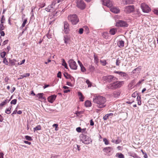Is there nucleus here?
Returning <instances> with one entry per match:
<instances>
[{
  "label": "nucleus",
  "mask_w": 158,
  "mask_h": 158,
  "mask_svg": "<svg viewBox=\"0 0 158 158\" xmlns=\"http://www.w3.org/2000/svg\"><path fill=\"white\" fill-rule=\"evenodd\" d=\"M141 7L143 11L144 12L148 13L151 10L150 8L144 3H142Z\"/></svg>",
  "instance_id": "nucleus-7"
},
{
  "label": "nucleus",
  "mask_w": 158,
  "mask_h": 158,
  "mask_svg": "<svg viewBox=\"0 0 158 158\" xmlns=\"http://www.w3.org/2000/svg\"><path fill=\"white\" fill-rule=\"evenodd\" d=\"M4 27L3 25V23H1L0 24V31L3 30L4 29Z\"/></svg>",
  "instance_id": "nucleus-42"
},
{
  "label": "nucleus",
  "mask_w": 158,
  "mask_h": 158,
  "mask_svg": "<svg viewBox=\"0 0 158 158\" xmlns=\"http://www.w3.org/2000/svg\"><path fill=\"white\" fill-rule=\"evenodd\" d=\"M78 95L80 96L79 99L80 100V101H81V102L83 101H84L83 99L84 98V97L83 95L80 92H78Z\"/></svg>",
  "instance_id": "nucleus-23"
},
{
  "label": "nucleus",
  "mask_w": 158,
  "mask_h": 158,
  "mask_svg": "<svg viewBox=\"0 0 158 158\" xmlns=\"http://www.w3.org/2000/svg\"><path fill=\"white\" fill-rule=\"evenodd\" d=\"M68 63L70 68L72 69L76 70L77 68V65L76 62L73 60L70 59L68 61Z\"/></svg>",
  "instance_id": "nucleus-5"
},
{
  "label": "nucleus",
  "mask_w": 158,
  "mask_h": 158,
  "mask_svg": "<svg viewBox=\"0 0 158 158\" xmlns=\"http://www.w3.org/2000/svg\"><path fill=\"white\" fill-rule=\"evenodd\" d=\"M116 27H127L128 24L127 23L123 20H119L115 24Z\"/></svg>",
  "instance_id": "nucleus-8"
},
{
  "label": "nucleus",
  "mask_w": 158,
  "mask_h": 158,
  "mask_svg": "<svg viewBox=\"0 0 158 158\" xmlns=\"http://www.w3.org/2000/svg\"><path fill=\"white\" fill-rule=\"evenodd\" d=\"M45 5V3L44 2L40 3V4L39 5V6L40 8H42L44 7V6Z\"/></svg>",
  "instance_id": "nucleus-49"
},
{
  "label": "nucleus",
  "mask_w": 158,
  "mask_h": 158,
  "mask_svg": "<svg viewBox=\"0 0 158 158\" xmlns=\"http://www.w3.org/2000/svg\"><path fill=\"white\" fill-rule=\"evenodd\" d=\"M45 10L46 11H47L48 12H51V11H50V10L49 9V8H48V7H46L45 9Z\"/></svg>",
  "instance_id": "nucleus-64"
},
{
  "label": "nucleus",
  "mask_w": 158,
  "mask_h": 158,
  "mask_svg": "<svg viewBox=\"0 0 158 158\" xmlns=\"http://www.w3.org/2000/svg\"><path fill=\"white\" fill-rule=\"evenodd\" d=\"M120 93L119 91H114L113 94V96L114 98L118 97L120 95Z\"/></svg>",
  "instance_id": "nucleus-22"
},
{
  "label": "nucleus",
  "mask_w": 158,
  "mask_h": 158,
  "mask_svg": "<svg viewBox=\"0 0 158 158\" xmlns=\"http://www.w3.org/2000/svg\"><path fill=\"white\" fill-rule=\"evenodd\" d=\"M113 149V148L111 147H106L103 148V151L104 152L108 154V155H110L111 154V152Z\"/></svg>",
  "instance_id": "nucleus-13"
},
{
  "label": "nucleus",
  "mask_w": 158,
  "mask_h": 158,
  "mask_svg": "<svg viewBox=\"0 0 158 158\" xmlns=\"http://www.w3.org/2000/svg\"><path fill=\"white\" fill-rule=\"evenodd\" d=\"M89 70H90V71L93 72L94 70L95 69V68L94 67V66L91 65V66H89Z\"/></svg>",
  "instance_id": "nucleus-45"
},
{
  "label": "nucleus",
  "mask_w": 158,
  "mask_h": 158,
  "mask_svg": "<svg viewBox=\"0 0 158 158\" xmlns=\"http://www.w3.org/2000/svg\"><path fill=\"white\" fill-rule=\"evenodd\" d=\"M141 70V69L140 67H138L137 68L133 70L132 72L133 73H139Z\"/></svg>",
  "instance_id": "nucleus-19"
},
{
  "label": "nucleus",
  "mask_w": 158,
  "mask_h": 158,
  "mask_svg": "<svg viewBox=\"0 0 158 158\" xmlns=\"http://www.w3.org/2000/svg\"><path fill=\"white\" fill-rule=\"evenodd\" d=\"M90 125L91 126H93L94 124V123L93 120V119H91L90 122Z\"/></svg>",
  "instance_id": "nucleus-60"
},
{
  "label": "nucleus",
  "mask_w": 158,
  "mask_h": 158,
  "mask_svg": "<svg viewBox=\"0 0 158 158\" xmlns=\"http://www.w3.org/2000/svg\"><path fill=\"white\" fill-rule=\"evenodd\" d=\"M118 46L120 48H122L124 46V42L122 40H119L118 43Z\"/></svg>",
  "instance_id": "nucleus-20"
},
{
  "label": "nucleus",
  "mask_w": 158,
  "mask_h": 158,
  "mask_svg": "<svg viewBox=\"0 0 158 158\" xmlns=\"http://www.w3.org/2000/svg\"><path fill=\"white\" fill-rule=\"evenodd\" d=\"M66 75L68 77V79H69V81H71L73 83H74L75 81V79L72 76L70 75L68 73H67Z\"/></svg>",
  "instance_id": "nucleus-18"
},
{
  "label": "nucleus",
  "mask_w": 158,
  "mask_h": 158,
  "mask_svg": "<svg viewBox=\"0 0 158 158\" xmlns=\"http://www.w3.org/2000/svg\"><path fill=\"white\" fill-rule=\"evenodd\" d=\"M56 95H53L49 96L48 98V102L51 103H52L55 100Z\"/></svg>",
  "instance_id": "nucleus-15"
},
{
  "label": "nucleus",
  "mask_w": 158,
  "mask_h": 158,
  "mask_svg": "<svg viewBox=\"0 0 158 158\" xmlns=\"http://www.w3.org/2000/svg\"><path fill=\"white\" fill-rule=\"evenodd\" d=\"M76 130L78 132H81L82 131L80 127H78L77 128Z\"/></svg>",
  "instance_id": "nucleus-52"
},
{
  "label": "nucleus",
  "mask_w": 158,
  "mask_h": 158,
  "mask_svg": "<svg viewBox=\"0 0 158 158\" xmlns=\"http://www.w3.org/2000/svg\"><path fill=\"white\" fill-rule=\"evenodd\" d=\"M25 138L26 140H28L29 141H31L32 140L31 137L28 135L25 136Z\"/></svg>",
  "instance_id": "nucleus-43"
},
{
  "label": "nucleus",
  "mask_w": 158,
  "mask_h": 158,
  "mask_svg": "<svg viewBox=\"0 0 158 158\" xmlns=\"http://www.w3.org/2000/svg\"><path fill=\"white\" fill-rule=\"evenodd\" d=\"M120 63V61L119 60H118V59H117L116 60V65L117 66H119V64Z\"/></svg>",
  "instance_id": "nucleus-53"
},
{
  "label": "nucleus",
  "mask_w": 158,
  "mask_h": 158,
  "mask_svg": "<svg viewBox=\"0 0 158 158\" xmlns=\"http://www.w3.org/2000/svg\"><path fill=\"white\" fill-rule=\"evenodd\" d=\"M120 75L121 76L124 77L125 79L127 78L128 77L127 74H126V73H125L123 72H122V73Z\"/></svg>",
  "instance_id": "nucleus-34"
},
{
  "label": "nucleus",
  "mask_w": 158,
  "mask_h": 158,
  "mask_svg": "<svg viewBox=\"0 0 158 158\" xmlns=\"http://www.w3.org/2000/svg\"><path fill=\"white\" fill-rule=\"evenodd\" d=\"M102 80L106 83L113 82L107 85L108 89H115L121 87L124 84L122 81H117L118 78L113 75H108L102 77Z\"/></svg>",
  "instance_id": "nucleus-1"
},
{
  "label": "nucleus",
  "mask_w": 158,
  "mask_h": 158,
  "mask_svg": "<svg viewBox=\"0 0 158 158\" xmlns=\"http://www.w3.org/2000/svg\"><path fill=\"white\" fill-rule=\"evenodd\" d=\"M44 95V94L43 93H39L37 95V96L39 97V99H44L43 97V96Z\"/></svg>",
  "instance_id": "nucleus-33"
},
{
  "label": "nucleus",
  "mask_w": 158,
  "mask_h": 158,
  "mask_svg": "<svg viewBox=\"0 0 158 158\" xmlns=\"http://www.w3.org/2000/svg\"><path fill=\"white\" fill-rule=\"evenodd\" d=\"M3 62L6 65L8 64V62L6 58H4L3 59Z\"/></svg>",
  "instance_id": "nucleus-47"
},
{
  "label": "nucleus",
  "mask_w": 158,
  "mask_h": 158,
  "mask_svg": "<svg viewBox=\"0 0 158 158\" xmlns=\"http://www.w3.org/2000/svg\"><path fill=\"white\" fill-rule=\"evenodd\" d=\"M134 2V0H126V4H133Z\"/></svg>",
  "instance_id": "nucleus-32"
},
{
  "label": "nucleus",
  "mask_w": 158,
  "mask_h": 158,
  "mask_svg": "<svg viewBox=\"0 0 158 158\" xmlns=\"http://www.w3.org/2000/svg\"><path fill=\"white\" fill-rule=\"evenodd\" d=\"M17 99H14L11 101L10 102V104H14L15 105L16 103L17 102Z\"/></svg>",
  "instance_id": "nucleus-44"
},
{
  "label": "nucleus",
  "mask_w": 158,
  "mask_h": 158,
  "mask_svg": "<svg viewBox=\"0 0 158 158\" xmlns=\"http://www.w3.org/2000/svg\"><path fill=\"white\" fill-rule=\"evenodd\" d=\"M102 36L105 39H107L108 37V33L107 32H104L103 33Z\"/></svg>",
  "instance_id": "nucleus-30"
},
{
  "label": "nucleus",
  "mask_w": 158,
  "mask_h": 158,
  "mask_svg": "<svg viewBox=\"0 0 158 158\" xmlns=\"http://www.w3.org/2000/svg\"><path fill=\"white\" fill-rule=\"evenodd\" d=\"M67 85L70 86H73V84L71 83L70 81H67Z\"/></svg>",
  "instance_id": "nucleus-57"
},
{
  "label": "nucleus",
  "mask_w": 158,
  "mask_h": 158,
  "mask_svg": "<svg viewBox=\"0 0 158 158\" xmlns=\"http://www.w3.org/2000/svg\"><path fill=\"white\" fill-rule=\"evenodd\" d=\"M144 81V79L139 81L138 82L137 84L136 85L137 86H139L140 84H141L142 82Z\"/></svg>",
  "instance_id": "nucleus-50"
},
{
  "label": "nucleus",
  "mask_w": 158,
  "mask_h": 158,
  "mask_svg": "<svg viewBox=\"0 0 158 158\" xmlns=\"http://www.w3.org/2000/svg\"><path fill=\"white\" fill-rule=\"evenodd\" d=\"M69 20L70 21L73 25L76 24L79 21L77 15L75 14L70 15L68 17Z\"/></svg>",
  "instance_id": "nucleus-3"
},
{
  "label": "nucleus",
  "mask_w": 158,
  "mask_h": 158,
  "mask_svg": "<svg viewBox=\"0 0 158 158\" xmlns=\"http://www.w3.org/2000/svg\"><path fill=\"white\" fill-rule=\"evenodd\" d=\"M121 142V141L120 140L118 139L115 141V143L116 144H118V143H119Z\"/></svg>",
  "instance_id": "nucleus-61"
},
{
  "label": "nucleus",
  "mask_w": 158,
  "mask_h": 158,
  "mask_svg": "<svg viewBox=\"0 0 158 158\" xmlns=\"http://www.w3.org/2000/svg\"><path fill=\"white\" fill-rule=\"evenodd\" d=\"M24 142L26 143V144H27L29 145H31V143L30 142H28L27 141H26V140H25L24 141Z\"/></svg>",
  "instance_id": "nucleus-63"
},
{
  "label": "nucleus",
  "mask_w": 158,
  "mask_h": 158,
  "mask_svg": "<svg viewBox=\"0 0 158 158\" xmlns=\"http://www.w3.org/2000/svg\"><path fill=\"white\" fill-rule=\"evenodd\" d=\"M27 19H25L24 20L22 25L20 27V28H23L24 27H25L27 22Z\"/></svg>",
  "instance_id": "nucleus-35"
},
{
  "label": "nucleus",
  "mask_w": 158,
  "mask_h": 158,
  "mask_svg": "<svg viewBox=\"0 0 158 158\" xmlns=\"http://www.w3.org/2000/svg\"><path fill=\"white\" fill-rule=\"evenodd\" d=\"M94 57L95 63H97L98 62V58L97 56L94 55Z\"/></svg>",
  "instance_id": "nucleus-39"
},
{
  "label": "nucleus",
  "mask_w": 158,
  "mask_h": 158,
  "mask_svg": "<svg viewBox=\"0 0 158 158\" xmlns=\"http://www.w3.org/2000/svg\"><path fill=\"white\" fill-rule=\"evenodd\" d=\"M81 67V70L82 72H85L86 71V70L84 67L83 66V65H81V66H80Z\"/></svg>",
  "instance_id": "nucleus-46"
},
{
  "label": "nucleus",
  "mask_w": 158,
  "mask_h": 158,
  "mask_svg": "<svg viewBox=\"0 0 158 158\" xmlns=\"http://www.w3.org/2000/svg\"><path fill=\"white\" fill-rule=\"evenodd\" d=\"M6 55V52L3 51L0 53V56L1 57L4 58H5V57Z\"/></svg>",
  "instance_id": "nucleus-37"
},
{
  "label": "nucleus",
  "mask_w": 158,
  "mask_h": 158,
  "mask_svg": "<svg viewBox=\"0 0 158 158\" xmlns=\"http://www.w3.org/2000/svg\"><path fill=\"white\" fill-rule=\"evenodd\" d=\"M80 137L82 142L84 144H89L92 142L91 138L86 135L82 134Z\"/></svg>",
  "instance_id": "nucleus-4"
},
{
  "label": "nucleus",
  "mask_w": 158,
  "mask_h": 158,
  "mask_svg": "<svg viewBox=\"0 0 158 158\" xmlns=\"http://www.w3.org/2000/svg\"><path fill=\"white\" fill-rule=\"evenodd\" d=\"M55 4L56 3L55 2H53L51 4L48 6V8L50 10V11H51V12H54V9Z\"/></svg>",
  "instance_id": "nucleus-16"
},
{
  "label": "nucleus",
  "mask_w": 158,
  "mask_h": 158,
  "mask_svg": "<svg viewBox=\"0 0 158 158\" xmlns=\"http://www.w3.org/2000/svg\"><path fill=\"white\" fill-rule=\"evenodd\" d=\"M25 60H22V61L20 63L18 62L17 63V65H21L22 64H23L24 63V62H25Z\"/></svg>",
  "instance_id": "nucleus-54"
},
{
  "label": "nucleus",
  "mask_w": 158,
  "mask_h": 158,
  "mask_svg": "<svg viewBox=\"0 0 158 158\" xmlns=\"http://www.w3.org/2000/svg\"><path fill=\"white\" fill-rule=\"evenodd\" d=\"M103 141L106 145H108L109 143L108 140L105 138L103 139Z\"/></svg>",
  "instance_id": "nucleus-41"
},
{
  "label": "nucleus",
  "mask_w": 158,
  "mask_h": 158,
  "mask_svg": "<svg viewBox=\"0 0 158 158\" xmlns=\"http://www.w3.org/2000/svg\"><path fill=\"white\" fill-rule=\"evenodd\" d=\"M86 82L88 85V87H90L91 86V83L88 79H87L86 80Z\"/></svg>",
  "instance_id": "nucleus-40"
},
{
  "label": "nucleus",
  "mask_w": 158,
  "mask_h": 158,
  "mask_svg": "<svg viewBox=\"0 0 158 158\" xmlns=\"http://www.w3.org/2000/svg\"><path fill=\"white\" fill-rule=\"evenodd\" d=\"M64 43L66 44L67 45V44L69 43L70 41V39L69 37L67 36H64Z\"/></svg>",
  "instance_id": "nucleus-17"
},
{
  "label": "nucleus",
  "mask_w": 158,
  "mask_h": 158,
  "mask_svg": "<svg viewBox=\"0 0 158 158\" xmlns=\"http://www.w3.org/2000/svg\"><path fill=\"white\" fill-rule=\"evenodd\" d=\"M85 104V106L87 107H90L92 105L91 102L89 100L86 101Z\"/></svg>",
  "instance_id": "nucleus-25"
},
{
  "label": "nucleus",
  "mask_w": 158,
  "mask_h": 158,
  "mask_svg": "<svg viewBox=\"0 0 158 158\" xmlns=\"http://www.w3.org/2000/svg\"><path fill=\"white\" fill-rule=\"evenodd\" d=\"M113 115V114L112 113L107 114L103 117V119L104 120H106L110 116H112Z\"/></svg>",
  "instance_id": "nucleus-21"
},
{
  "label": "nucleus",
  "mask_w": 158,
  "mask_h": 158,
  "mask_svg": "<svg viewBox=\"0 0 158 158\" xmlns=\"http://www.w3.org/2000/svg\"><path fill=\"white\" fill-rule=\"evenodd\" d=\"M137 100L138 101V104L139 105H140L141 104V96L138 95L137 98Z\"/></svg>",
  "instance_id": "nucleus-27"
},
{
  "label": "nucleus",
  "mask_w": 158,
  "mask_h": 158,
  "mask_svg": "<svg viewBox=\"0 0 158 158\" xmlns=\"http://www.w3.org/2000/svg\"><path fill=\"white\" fill-rule=\"evenodd\" d=\"M41 127L40 125H38L37 126L34 128V131H35L40 130H41Z\"/></svg>",
  "instance_id": "nucleus-36"
},
{
  "label": "nucleus",
  "mask_w": 158,
  "mask_h": 158,
  "mask_svg": "<svg viewBox=\"0 0 158 158\" xmlns=\"http://www.w3.org/2000/svg\"><path fill=\"white\" fill-rule=\"evenodd\" d=\"M102 4L107 7H111L113 5L112 2L110 0H101Z\"/></svg>",
  "instance_id": "nucleus-10"
},
{
  "label": "nucleus",
  "mask_w": 158,
  "mask_h": 158,
  "mask_svg": "<svg viewBox=\"0 0 158 158\" xmlns=\"http://www.w3.org/2000/svg\"><path fill=\"white\" fill-rule=\"evenodd\" d=\"M137 94H138L137 92H135L132 94V96L133 97L135 98Z\"/></svg>",
  "instance_id": "nucleus-59"
},
{
  "label": "nucleus",
  "mask_w": 158,
  "mask_h": 158,
  "mask_svg": "<svg viewBox=\"0 0 158 158\" xmlns=\"http://www.w3.org/2000/svg\"><path fill=\"white\" fill-rule=\"evenodd\" d=\"M9 66H15L17 67L18 65H17V63L18 61L16 60L15 59H9Z\"/></svg>",
  "instance_id": "nucleus-14"
},
{
  "label": "nucleus",
  "mask_w": 158,
  "mask_h": 158,
  "mask_svg": "<svg viewBox=\"0 0 158 158\" xmlns=\"http://www.w3.org/2000/svg\"><path fill=\"white\" fill-rule=\"evenodd\" d=\"M58 125L57 124H54L53 125V127H56L55 130L57 131L58 130L56 129V128L57 127Z\"/></svg>",
  "instance_id": "nucleus-62"
},
{
  "label": "nucleus",
  "mask_w": 158,
  "mask_h": 158,
  "mask_svg": "<svg viewBox=\"0 0 158 158\" xmlns=\"http://www.w3.org/2000/svg\"><path fill=\"white\" fill-rule=\"evenodd\" d=\"M100 62L103 66H105L107 64L106 60H100Z\"/></svg>",
  "instance_id": "nucleus-31"
},
{
  "label": "nucleus",
  "mask_w": 158,
  "mask_h": 158,
  "mask_svg": "<svg viewBox=\"0 0 158 158\" xmlns=\"http://www.w3.org/2000/svg\"><path fill=\"white\" fill-rule=\"evenodd\" d=\"M8 42V40H5V41H4L3 42V43H2V45H4L5 44H7Z\"/></svg>",
  "instance_id": "nucleus-58"
},
{
  "label": "nucleus",
  "mask_w": 158,
  "mask_h": 158,
  "mask_svg": "<svg viewBox=\"0 0 158 158\" xmlns=\"http://www.w3.org/2000/svg\"><path fill=\"white\" fill-rule=\"evenodd\" d=\"M117 31V30L114 28H112L110 31V33L112 35H114L116 32Z\"/></svg>",
  "instance_id": "nucleus-26"
},
{
  "label": "nucleus",
  "mask_w": 158,
  "mask_h": 158,
  "mask_svg": "<svg viewBox=\"0 0 158 158\" xmlns=\"http://www.w3.org/2000/svg\"><path fill=\"white\" fill-rule=\"evenodd\" d=\"M5 19L4 17V15H2V18L1 19V20H0L1 23H4V21H5Z\"/></svg>",
  "instance_id": "nucleus-48"
},
{
  "label": "nucleus",
  "mask_w": 158,
  "mask_h": 158,
  "mask_svg": "<svg viewBox=\"0 0 158 158\" xmlns=\"http://www.w3.org/2000/svg\"><path fill=\"white\" fill-rule=\"evenodd\" d=\"M124 11L127 13H129L134 10V6L133 5L128 6L124 8Z\"/></svg>",
  "instance_id": "nucleus-9"
},
{
  "label": "nucleus",
  "mask_w": 158,
  "mask_h": 158,
  "mask_svg": "<svg viewBox=\"0 0 158 158\" xmlns=\"http://www.w3.org/2000/svg\"><path fill=\"white\" fill-rule=\"evenodd\" d=\"M83 31L84 30L83 28H80L79 29V33L80 34H82L83 33Z\"/></svg>",
  "instance_id": "nucleus-51"
},
{
  "label": "nucleus",
  "mask_w": 158,
  "mask_h": 158,
  "mask_svg": "<svg viewBox=\"0 0 158 158\" xmlns=\"http://www.w3.org/2000/svg\"><path fill=\"white\" fill-rule=\"evenodd\" d=\"M6 104L4 102H2L1 104H0V109H1L2 106L5 105Z\"/></svg>",
  "instance_id": "nucleus-56"
},
{
  "label": "nucleus",
  "mask_w": 158,
  "mask_h": 158,
  "mask_svg": "<svg viewBox=\"0 0 158 158\" xmlns=\"http://www.w3.org/2000/svg\"><path fill=\"white\" fill-rule=\"evenodd\" d=\"M64 30H63L64 33L66 34H67L69 33V24L66 21H65L64 22Z\"/></svg>",
  "instance_id": "nucleus-12"
},
{
  "label": "nucleus",
  "mask_w": 158,
  "mask_h": 158,
  "mask_svg": "<svg viewBox=\"0 0 158 158\" xmlns=\"http://www.w3.org/2000/svg\"><path fill=\"white\" fill-rule=\"evenodd\" d=\"M106 101L105 98L100 96H95L93 98V102L97 104L96 106L100 108L105 107Z\"/></svg>",
  "instance_id": "nucleus-2"
},
{
  "label": "nucleus",
  "mask_w": 158,
  "mask_h": 158,
  "mask_svg": "<svg viewBox=\"0 0 158 158\" xmlns=\"http://www.w3.org/2000/svg\"><path fill=\"white\" fill-rule=\"evenodd\" d=\"M57 77L60 78L61 77V73L60 72H59L57 74Z\"/></svg>",
  "instance_id": "nucleus-55"
},
{
  "label": "nucleus",
  "mask_w": 158,
  "mask_h": 158,
  "mask_svg": "<svg viewBox=\"0 0 158 158\" xmlns=\"http://www.w3.org/2000/svg\"><path fill=\"white\" fill-rule=\"evenodd\" d=\"M62 65L63 66H64L65 68L66 69H68V67L67 66V64L66 63L65 60L64 59H62Z\"/></svg>",
  "instance_id": "nucleus-29"
},
{
  "label": "nucleus",
  "mask_w": 158,
  "mask_h": 158,
  "mask_svg": "<svg viewBox=\"0 0 158 158\" xmlns=\"http://www.w3.org/2000/svg\"><path fill=\"white\" fill-rule=\"evenodd\" d=\"M111 11L113 13L118 14L120 12V9L117 7L113 6V5L111 7H109Z\"/></svg>",
  "instance_id": "nucleus-11"
},
{
  "label": "nucleus",
  "mask_w": 158,
  "mask_h": 158,
  "mask_svg": "<svg viewBox=\"0 0 158 158\" xmlns=\"http://www.w3.org/2000/svg\"><path fill=\"white\" fill-rule=\"evenodd\" d=\"M76 3L77 6L78 8L81 9H85V5L82 0H76Z\"/></svg>",
  "instance_id": "nucleus-6"
},
{
  "label": "nucleus",
  "mask_w": 158,
  "mask_h": 158,
  "mask_svg": "<svg viewBox=\"0 0 158 158\" xmlns=\"http://www.w3.org/2000/svg\"><path fill=\"white\" fill-rule=\"evenodd\" d=\"M12 106H11L9 108H7L5 111V113L8 114H10L11 112L10 110L12 108Z\"/></svg>",
  "instance_id": "nucleus-28"
},
{
  "label": "nucleus",
  "mask_w": 158,
  "mask_h": 158,
  "mask_svg": "<svg viewBox=\"0 0 158 158\" xmlns=\"http://www.w3.org/2000/svg\"><path fill=\"white\" fill-rule=\"evenodd\" d=\"M30 75V74L29 73H26L24 74L23 75H21V77H22V78H23L24 77H29ZM20 79H21L22 78H20Z\"/></svg>",
  "instance_id": "nucleus-38"
},
{
  "label": "nucleus",
  "mask_w": 158,
  "mask_h": 158,
  "mask_svg": "<svg viewBox=\"0 0 158 158\" xmlns=\"http://www.w3.org/2000/svg\"><path fill=\"white\" fill-rule=\"evenodd\" d=\"M115 156L118 158H124V155L121 153H117L116 154Z\"/></svg>",
  "instance_id": "nucleus-24"
}]
</instances>
